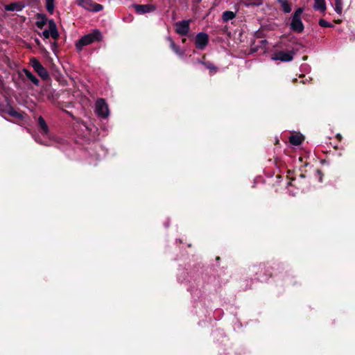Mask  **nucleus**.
I'll return each instance as SVG.
<instances>
[{
  "label": "nucleus",
  "mask_w": 355,
  "mask_h": 355,
  "mask_svg": "<svg viewBox=\"0 0 355 355\" xmlns=\"http://www.w3.org/2000/svg\"><path fill=\"white\" fill-rule=\"evenodd\" d=\"M101 39V33L98 30H94L92 33L84 35L78 40L76 43V47L78 51H80L85 46L89 45L96 41H100Z\"/></svg>",
  "instance_id": "1"
},
{
  "label": "nucleus",
  "mask_w": 355,
  "mask_h": 355,
  "mask_svg": "<svg viewBox=\"0 0 355 355\" xmlns=\"http://www.w3.org/2000/svg\"><path fill=\"white\" fill-rule=\"evenodd\" d=\"M304 10L302 8H297L292 17L291 23V29L297 33H302L304 30V24L301 19V15Z\"/></svg>",
  "instance_id": "2"
},
{
  "label": "nucleus",
  "mask_w": 355,
  "mask_h": 355,
  "mask_svg": "<svg viewBox=\"0 0 355 355\" xmlns=\"http://www.w3.org/2000/svg\"><path fill=\"white\" fill-rule=\"evenodd\" d=\"M95 112L96 114L102 118H106L109 116L110 112L107 104L103 98H99L95 103Z\"/></svg>",
  "instance_id": "3"
},
{
  "label": "nucleus",
  "mask_w": 355,
  "mask_h": 355,
  "mask_svg": "<svg viewBox=\"0 0 355 355\" xmlns=\"http://www.w3.org/2000/svg\"><path fill=\"white\" fill-rule=\"evenodd\" d=\"M49 30H44L42 35L44 39H48L51 37L54 40H57L59 37V33L57 29L56 24L53 19L48 21Z\"/></svg>",
  "instance_id": "4"
},
{
  "label": "nucleus",
  "mask_w": 355,
  "mask_h": 355,
  "mask_svg": "<svg viewBox=\"0 0 355 355\" xmlns=\"http://www.w3.org/2000/svg\"><path fill=\"white\" fill-rule=\"evenodd\" d=\"M295 52L293 51H279L275 52L272 60L281 62H290L293 59Z\"/></svg>",
  "instance_id": "5"
},
{
  "label": "nucleus",
  "mask_w": 355,
  "mask_h": 355,
  "mask_svg": "<svg viewBox=\"0 0 355 355\" xmlns=\"http://www.w3.org/2000/svg\"><path fill=\"white\" fill-rule=\"evenodd\" d=\"M31 64L34 70L42 79L46 80L49 78L48 71L36 58H33L31 60Z\"/></svg>",
  "instance_id": "6"
},
{
  "label": "nucleus",
  "mask_w": 355,
  "mask_h": 355,
  "mask_svg": "<svg viewBox=\"0 0 355 355\" xmlns=\"http://www.w3.org/2000/svg\"><path fill=\"white\" fill-rule=\"evenodd\" d=\"M209 37L207 33H199L196 35L195 39L196 47L200 50H203L207 45Z\"/></svg>",
  "instance_id": "7"
},
{
  "label": "nucleus",
  "mask_w": 355,
  "mask_h": 355,
  "mask_svg": "<svg viewBox=\"0 0 355 355\" xmlns=\"http://www.w3.org/2000/svg\"><path fill=\"white\" fill-rule=\"evenodd\" d=\"M189 20H183L175 24L176 33L180 35H187L189 31Z\"/></svg>",
  "instance_id": "8"
},
{
  "label": "nucleus",
  "mask_w": 355,
  "mask_h": 355,
  "mask_svg": "<svg viewBox=\"0 0 355 355\" xmlns=\"http://www.w3.org/2000/svg\"><path fill=\"white\" fill-rule=\"evenodd\" d=\"M136 12L139 15L145 14L147 12H150L155 10L156 7L154 5L151 4H146V5H139L135 4L133 6Z\"/></svg>",
  "instance_id": "9"
},
{
  "label": "nucleus",
  "mask_w": 355,
  "mask_h": 355,
  "mask_svg": "<svg viewBox=\"0 0 355 355\" xmlns=\"http://www.w3.org/2000/svg\"><path fill=\"white\" fill-rule=\"evenodd\" d=\"M289 142L292 146H297L304 140V137L300 132H292L288 138Z\"/></svg>",
  "instance_id": "10"
},
{
  "label": "nucleus",
  "mask_w": 355,
  "mask_h": 355,
  "mask_svg": "<svg viewBox=\"0 0 355 355\" xmlns=\"http://www.w3.org/2000/svg\"><path fill=\"white\" fill-rule=\"evenodd\" d=\"M313 8L321 12H325L327 9L325 0H314Z\"/></svg>",
  "instance_id": "11"
},
{
  "label": "nucleus",
  "mask_w": 355,
  "mask_h": 355,
  "mask_svg": "<svg viewBox=\"0 0 355 355\" xmlns=\"http://www.w3.org/2000/svg\"><path fill=\"white\" fill-rule=\"evenodd\" d=\"M48 21L49 20L47 19V17L45 15H37L36 26L37 28L42 29L46 24V23H48Z\"/></svg>",
  "instance_id": "12"
},
{
  "label": "nucleus",
  "mask_w": 355,
  "mask_h": 355,
  "mask_svg": "<svg viewBox=\"0 0 355 355\" xmlns=\"http://www.w3.org/2000/svg\"><path fill=\"white\" fill-rule=\"evenodd\" d=\"M281 8L285 13H290L292 10L291 4L288 0H277Z\"/></svg>",
  "instance_id": "13"
},
{
  "label": "nucleus",
  "mask_w": 355,
  "mask_h": 355,
  "mask_svg": "<svg viewBox=\"0 0 355 355\" xmlns=\"http://www.w3.org/2000/svg\"><path fill=\"white\" fill-rule=\"evenodd\" d=\"M38 124L41 129V133L43 135H47L49 133V127L42 116L38 118Z\"/></svg>",
  "instance_id": "14"
},
{
  "label": "nucleus",
  "mask_w": 355,
  "mask_h": 355,
  "mask_svg": "<svg viewBox=\"0 0 355 355\" xmlns=\"http://www.w3.org/2000/svg\"><path fill=\"white\" fill-rule=\"evenodd\" d=\"M168 40L170 42V46L172 50L178 55L182 56L184 54V51H182L179 46H178L173 40L169 37H168Z\"/></svg>",
  "instance_id": "15"
},
{
  "label": "nucleus",
  "mask_w": 355,
  "mask_h": 355,
  "mask_svg": "<svg viewBox=\"0 0 355 355\" xmlns=\"http://www.w3.org/2000/svg\"><path fill=\"white\" fill-rule=\"evenodd\" d=\"M26 76L35 85H38L39 80L28 69H24Z\"/></svg>",
  "instance_id": "16"
},
{
  "label": "nucleus",
  "mask_w": 355,
  "mask_h": 355,
  "mask_svg": "<svg viewBox=\"0 0 355 355\" xmlns=\"http://www.w3.org/2000/svg\"><path fill=\"white\" fill-rule=\"evenodd\" d=\"M78 1L80 6L88 10L92 8L93 2L91 0H78Z\"/></svg>",
  "instance_id": "17"
},
{
  "label": "nucleus",
  "mask_w": 355,
  "mask_h": 355,
  "mask_svg": "<svg viewBox=\"0 0 355 355\" xmlns=\"http://www.w3.org/2000/svg\"><path fill=\"white\" fill-rule=\"evenodd\" d=\"M5 9L8 11L21 10V6L17 3H12L5 6Z\"/></svg>",
  "instance_id": "18"
},
{
  "label": "nucleus",
  "mask_w": 355,
  "mask_h": 355,
  "mask_svg": "<svg viewBox=\"0 0 355 355\" xmlns=\"http://www.w3.org/2000/svg\"><path fill=\"white\" fill-rule=\"evenodd\" d=\"M235 16L236 15L234 12L227 10L223 13V19L225 21H228L230 20L233 19L235 17Z\"/></svg>",
  "instance_id": "19"
},
{
  "label": "nucleus",
  "mask_w": 355,
  "mask_h": 355,
  "mask_svg": "<svg viewBox=\"0 0 355 355\" xmlns=\"http://www.w3.org/2000/svg\"><path fill=\"white\" fill-rule=\"evenodd\" d=\"M334 10L338 14L340 15L343 12V0H335L334 1Z\"/></svg>",
  "instance_id": "20"
},
{
  "label": "nucleus",
  "mask_w": 355,
  "mask_h": 355,
  "mask_svg": "<svg viewBox=\"0 0 355 355\" xmlns=\"http://www.w3.org/2000/svg\"><path fill=\"white\" fill-rule=\"evenodd\" d=\"M46 8L50 14H53L55 8L54 0H46Z\"/></svg>",
  "instance_id": "21"
},
{
  "label": "nucleus",
  "mask_w": 355,
  "mask_h": 355,
  "mask_svg": "<svg viewBox=\"0 0 355 355\" xmlns=\"http://www.w3.org/2000/svg\"><path fill=\"white\" fill-rule=\"evenodd\" d=\"M8 114L10 116H14V117H16V118H18V119H22L23 118V114H22L17 112V111H15L13 109H11L8 112Z\"/></svg>",
  "instance_id": "22"
},
{
  "label": "nucleus",
  "mask_w": 355,
  "mask_h": 355,
  "mask_svg": "<svg viewBox=\"0 0 355 355\" xmlns=\"http://www.w3.org/2000/svg\"><path fill=\"white\" fill-rule=\"evenodd\" d=\"M92 8H92L90 10L94 11V12H98L103 9V6L101 4L94 3H93Z\"/></svg>",
  "instance_id": "23"
},
{
  "label": "nucleus",
  "mask_w": 355,
  "mask_h": 355,
  "mask_svg": "<svg viewBox=\"0 0 355 355\" xmlns=\"http://www.w3.org/2000/svg\"><path fill=\"white\" fill-rule=\"evenodd\" d=\"M319 25L322 27H332L333 26L332 24H331L328 21H327L326 20L322 19L319 20Z\"/></svg>",
  "instance_id": "24"
},
{
  "label": "nucleus",
  "mask_w": 355,
  "mask_h": 355,
  "mask_svg": "<svg viewBox=\"0 0 355 355\" xmlns=\"http://www.w3.org/2000/svg\"><path fill=\"white\" fill-rule=\"evenodd\" d=\"M202 63L204 64L207 69H209L211 70L216 69V67L210 63H204V62H202Z\"/></svg>",
  "instance_id": "25"
},
{
  "label": "nucleus",
  "mask_w": 355,
  "mask_h": 355,
  "mask_svg": "<svg viewBox=\"0 0 355 355\" xmlns=\"http://www.w3.org/2000/svg\"><path fill=\"white\" fill-rule=\"evenodd\" d=\"M318 174H319V175H320V171H319V170H318ZM319 180H320V181H321V180H322V176H321V175H320V178H319Z\"/></svg>",
  "instance_id": "26"
},
{
  "label": "nucleus",
  "mask_w": 355,
  "mask_h": 355,
  "mask_svg": "<svg viewBox=\"0 0 355 355\" xmlns=\"http://www.w3.org/2000/svg\"><path fill=\"white\" fill-rule=\"evenodd\" d=\"M337 137L340 139L341 137L340 135H337Z\"/></svg>",
  "instance_id": "27"
},
{
  "label": "nucleus",
  "mask_w": 355,
  "mask_h": 355,
  "mask_svg": "<svg viewBox=\"0 0 355 355\" xmlns=\"http://www.w3.org/2000/svg\"><path fill=\"white\" fill-rule=\"evenodd\" d=\"M299 159H300V161H301V162H302V157H300Z\"/></svg>",
  "instance_id": "28"
},
{
  "label": "nucleus",
  "mask_w": 355,
  "mask_h": 355,
  "mask_svg": "<svg viewBox=\"0 0 355 355\" xmlns=\"http://www.w3.org/2000/svg\"><path fill=\"white\" fill-rule=\"evenodd\" d=\"M36 42H37V44H39L40 43L39 40H36Z\"/></svg>",
  "instance_id": "29"
},
{
  "label": "nucleus",
  "mask_w": 355,
  "mask_h": 355,
  "mask_svg": "<svg viewBox=\"0 0 355 355\" xmlns=\"http://www.w3.org/2000/svg\"><path fill=\"white\" fill-rule=\"evenodd\" d=\"M186 39H182V42H184Z\"/></svg>",
  "instance_id": "30"
}]
</instances>
